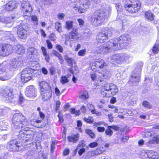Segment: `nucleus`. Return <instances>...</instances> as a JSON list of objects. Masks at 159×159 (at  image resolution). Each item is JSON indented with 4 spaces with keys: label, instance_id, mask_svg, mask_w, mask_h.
<instances>
[{
    "label": "nucleus",
    "instance_id": "obj_29",
    "mask_svg": "<svg viewBox=\"0 0 159 159\" xmlns=\"http://www.w3.org/2000/svg\"><path fill=\"white\" fill-rule=\"evenodd\" d=\"M78 29L77 28H73L72 31L70 33L69 37L70 38L72 39H76L77 38V34H78Z\"/></svg>",
    "mask_w": 159,
    "mask_h": 159
},
{
    "label": "nucleus",
    "instance_id": "obj_51",
    "mask_svg": "<svg viewBox=\"0 0 159 159\" xmlns=\"http://www.w3.org/2000/svg\"><path fill=\"white\" fill-rule=\"evenodd\" d=\"M143 135L145 138H150L152 136V134L151 132L147 131L145 132Z\"/></svg>",
    "mask_w": 159,
    "mask_h": 159
},
{
    "label": "nucleus",
    "instance_id": "obj_60",
    "mask_svg": "<svg viewBox=\"0 0 159 159\" xmlns=\"http://www.w3.org/2000/svg\"><path fill=\"white\" fill-rule=\"evenodd\" d=\"M65 15L62 13H59L58 14L57 16L58 18L60 20H62L65 16Z\"/></svg>",
    "mask_w": 159,
    "mask_h": 159
},
{
    "label": "nucleus",
    "instance_id": "obj_55",
    "mask_svg": "<svg viewBox=\"0 0 159 159\" xmlns=\"http://www.w3.org/2000/svg\"><path fill=\"white\" fill-rule=\"evenodd\" d=\"M98 145V143L97 142H93L90 143L89 145V147L91 148H93L97 146Z\"/></svg>",
    "mask_w": 159,
    "mask_h": 159
},
{
    "label": "nucleus",
    "instance_id": "obj_47",
    "mask_svg": "<svg viewBox=\"0 0 159 159\" xmlns=\"http://www.w3.org/2000/svg\"><path fill=\"white\" fill-rule=\"evenodd\" d=\"M35 51H36V50L33 47H30L28 49V52L30 54H33Z\"/></svg>",
    "mask_w": 159,
    "mask_h": 159
},
{
    "label": "nucleus",
    "instance_id": "obj_31",
    "mask_svg": "<svg viewBox=\"0 0 159 159\" xmlns=\"http://www.w3.org/2000/svg\"><path fill=\"white\" fill-rule=\"evenodd\" d=\"M120 57H121L120 60H119V62L122 63L125 61H126L128 60L129 58V56L126 53H120Z\"/></svg>",
    "mask_w": 159,
    "mask_h": 159
},
{
    "label": "nucleus",
    "instance_id": "obj_61",
    "mask_svg": "<svg viewBox=\"0 0 159 159\" xmlns=\"http://www.w3.org/2000/svg\"><path fill=\"white\" fill-rule=\"evenodd\" d=\"M46 42L48 48L49 49L52 48V45L50 41L49 40H47L46 41Z\"/></svg>",
    "mask_w": 159,
    "mask_h": 159
},
{
    "label": "nucleus",
    "instance_id": "obj_62",
    "mask_svg": "<svg viewBox=\"0 0 159 159\" xmlns=\"http://www.w3.org/2000/svg\"><path fill=\"white\" fill-rule=\"evenodd\" d=\"M55 143L54 142H52L51 148V152L52 153L54 152V149H55Z\"/></svg>",
    "mask_w": 159,
    "mask_h": 159
},
{
    "label": "nucleus",
    "instance_id": "obj_35",
    "mask_svg": "<svg viewBox=\"0 0 159 159\" xmlns=\"http://www.w3.org/2000/svg\"><path fill=\"white\" fill-rule=\"evenodd\" d=\"M17 47V53L21 55H22L25 53V48L21 45H18Z\"/></svg>",
    "mask_w": 159,
    "mask_h": 159
},
{
    "label": "nucleus",
    "instance_id": "obj_36",
    "mask_svg": "<svg viewBox=\"0 0 159 159\" xmlns=\"http://www.w3.org/2000/svg\"><path fill=\"white\" fill-rule=\"evenodd\" d=\"M116 7L118 11V16L117 18H120V16H121V12L123 11L122 7L121 5H119V4H116Z\"/></svg>",
    "mask_w": 159,
    "mask_h": 159
},
{
    "label": "nucleus",
    "instance_id": "obj_45",
    "mask_svg": "<svg viewBox=\"0 0 159 159\" xmlns=\"http://www.w3.org/2000/svg\"><path fill=\"white\" fill-rule=\"evenodd\" d=\"M159 51V44H155L153 48L152 51L154 53H157Z\"/></svg>",
    "mask_w": 159,
    "mask_h": 159
},
{
    "label": "nucleus",
    "instance_id": "obj_21",
    "mask_svg": "<svg viewBox=\"0 0 159 159\" xmlns=\"http://www.w3.org/2000/svg\"><path fill=\"white\" fill-rule=\"evenodd\" d=\"M0 34L7 39H11L12 40H14L15 39L13 34L10 32H5L3 30H0Z\"/></svg>",
    "mask_w": 159,
    "mask_h": 159
},
{
    "label": "nucleus",
    "instance_id": "obj_27",
    "mask_svg": "<svg viewBox=\"0 0 159 159\" xmlns=\"http://www.w3.org/2000/svg\"><path fill=\"white\" fill-rule=\"evenodd\" d=\"M8 63L6 61H4L2 63L0 64V72L1 73H4L6 70L7 69L9 68V67Z\"/></svg>",
    "mask_w": 159,
    "mask_h": 159
},
{
    "label": "nucleus",
    "instance_id": "obj_39",
    "mask_svg": "<svg viewBox=\"0 0 159 159\" xmlns=\"http://www.w3.org/2000/svg\"><path fill=\"white\" fill-rule=\"evenodd\" d=\"M65 59L67 61V63L69 64L70 66L72 65L74 60L71 58L69 57L67 55H66L64 56Z\"/></svg>",
    "mask_w": 159,
    "mask_h": 159
},
{
    "label": "nucleus",
    "instance_id": "obj_17",
    "mask_svg": "<svg viewBox=\"0 0 159 159\" xmlns=\"http://www.w3.org/2000/svg\"><path fill=\"white\" fill-rule=\"evenodd\" d=\"M17 4L15 1H10L6 4L5 9L7 11H11L17 7Z\"/></svg>",
    "mask_w": 159,
    "mask_h": 159
},
{
    "label": "nucleus",
    "instance_id": "obj_37",
    "mask_svg": "<svg viewBox=\"0 0 159 159\" xmlns=\"http://www.w3.org/2000/svg\"><path fill=\"white\" fill-rule=\"evenodd\" d=\"M69 77V75H68L67 76H62L60 79V82L62 84H64L66 83H68L69 82V80L68 78Z\"/></svg>",
    "mask_w": 159,
    "mask_h": 159
},
{
    "label": "nucleus",
    "instance_id": "obj_26",
    "mask_svg": "<svg viewBox=\"0 0 159 159\" xmlns=\"http://www.w3.org/2000/svg\"><path fill=\"white\" fill-rule=\"evenodd\" d=\"M80 135L77 134H76L71 135L67 137L68 140L70 142H76L79 139Z\"/></svg>",
    "mask_w": 159,
    "mask_h": 159
},
{
    "label": "nucleus",
    "instance_id": "obj_54",
    "mask_svg": "<svg viewBox=\"0 0 159 159\" xmlns=\"http://www.w3.org/2000/svg\"><path fill=\"white\" fill-rule=\"evenodd\" d=\"M10 78V76L6 75V76H2L0 75V79L2 81H4L8 80Z\"/></svg>",
    "mask_w": 159,
    "mask_h": 159
},
{
    "label": "nucleus",
    "instance_id": "obj_32",
    "mask_svg": "<svg viewBox=\"0 0 159 159\" xmlns=\"http://www.w3.org/2000/svg\"><path fill=\"white\" fill-rule=\"evenodd\" d=\"M120 54H115L113 55L111 57V59L115 63L120 64L121 62H119V60H120L121 57H120Z\"/></svg>",
    "mask_w": 159,
    "mask_h": 159
},
{
    "label": "nucleus",
    "instance_id": "obj_28",
    "mask_svg": "<svg viewBox=\"0 0 159 159\" xmlns=\"http://www.w3.org/2000/svg\"><path fill=\"white\" fill-rule=\"evenodd\" d=\"M106 39V36L102 33H99L96 38L97 41L101 43H103Z\"/></svg>",
    "mask_w": 159,
    "mask_h": 159
},
{
    "label": "nucleus",
    "instance_id": "obj_63",
    "mask_svg": "<svg viewBox=\"0 0 159 159\" xmlns=\"http://www.w3.org/2000/svg\"><path fill=\"white\" fill-rule=\"evenodd\" d=\"M108 128H111L116 130H117L119 129V128L117 126H108Z\"/></svg>",
    "mask_w": 159,
    "mask_h": 159
},
{
    "label": "nucleus",
    "instance_id": "obj_4",
    "mask_svg": "<svg viewBox=\"0 0 159 159\" xmlns=\"http://www.w3.org/2000/svg\"><path fill=\"white\" fill-rule=\"evenodd\" d=\"M39 84L41 88V95L42 99L44 101L48 100L52 94L49 84L45 81H41Z\"/></svg>",
    "mask_w": 159,
    "mask_h": 159
},
{
    "label": "nucleus",
    "instance_id": "obj_18",
    "mask_svg": "<svg viewBox=\"0 0 159 159\" xmlns=\"http://www.w3.org/2000/svg\"><path fill=\"white\" fill-rule=\"evenodd\" d=\"M109 72L107 71L103 73H99L98 75V81L99 82L104 81V79H107L110 76Z\"/></svg>",
    "mask_w": 159,
    "mask_h": 159
},
{
    "label": "nucleus",
    "instance_id": "obj_40",
    "mask_svg": "<svg viewBox=\"0 0 159 159\" xmlns=\"http://www.w3.org/2000/svg\"><path fill=\"white\" fill-rule=\"evenodd\" d=\"M117 19H120L122 21V26L123 27L124 26L126 25L127 23L128 22L127 19L124 16H120V18H117Z\"/></svg>",
    "mask_w": 159,
    "mask_h": 159
},
{
    "label": "nucleus",
    "instance_id": "obj_41",
    "mask_svg": "<svg viewBox=\"0 0 159 159\" xmlns=\"http://www.w3.org/2000/svg\"><path fill=\"white\" fill-rule=\"evenodd\" d=\"M52 53L53 55L57 57L60 60L62 61V57L59 53L55 50H53Z\"/></svg>",
    "mask_w": 159,
    "mask_h": 159
},
{
    "label": "nucleus",
    "instance_id": "obj_20",
    "mask_svg": "<svg viewBox=\"0 0 159 159\" xmlns=\"http://www.w3.org/2000/svg\"><path fill=\"white\" fill-rule=\"evenodd\" d=\"M159 142V135L154 137L152 139L149 140L148 142H146L145 145L147 147H151L152 144H157Z\"/></svg>",
    "mask_w": 159,
    "mask_h": 159
},
{
    "label": "nucleus",
    "instance_id": "obj_22",
    "mask_svg": "<svg viewBox=\"0 0 159 159\" xmlns=\"http://www.w3.org/2000/svg\"><path fill=\"white\" fill-rule=\"evenodd\" d=\"M13 19V17L10 16L5 18H0V20L1 22H4L7 24H10V25L8 27H10L12 25L13 22L12 20Z\"/></svg>",
    "mask_w": 159,
    "mask_h": 159
},
{
    "label": "nucleus",
    "instance_id": "obj_64",
    "mask_svg": "<svg viewBox=\"0 0 159 159\" xmlns=\"http://www.w3.org/2000/svg\"><path fill=\"white\" fill-rule=\"evenodd\" d=\"M56 69L53 67H51L50 69V71L52 75H53Z\"/></svg>",
    "mask_w": 159,
    "mask_h": 159
},
{
    "label": "nucleus",
    "instance_id": "obj_30",
    "mask_svg": "<svg viewBox=\"0 0 159 159\" xmlns=\"http://www.w3.org/2000/svg\"><path fill=\"white\" fill-rule=\"evenodd\" d=\"M73 21H67L66 23L65 28L68 30H69L71 29L72 30L73 28H75L77 27L76 26H74L73 25Z\"/></svg>",
    "mask_w": 159,
    "mask_h": 159
},
{
    "label": "nucleus",
    "instance_id": "obj_52",
    "mask_svg": "<svg viewBox=\"0 0 159 159\" xmlns=\"http://www.w3.org/2000/svg\"><path fill=\"white\" fill-rule=\"evenodd\" d=\"M98 75H96L95 73H93L90 75V76L91 78L93 80H96L98 81Z\"/></svg>",
    "mask_w": 159,
    "mask_h": 159
},
{
    "label": "nucleus",
    "instance_id": "obj_6",
    "mask_svg": "<svg viewBox=\"0 0 159 159\" xmlns=\"http://www.w3.org/2000/svg\"><path fill=\"white\" fill-rule=\"evenodd\" d=\"M80 0H78L77 3L73 6V9L76 12L78 11L80 13H84L89 8L90 2L89 0H83L80 3Z\"/></svg>",
    "mask_w": 159,
    "mask_h": 159
},
{
    "label": "nucleus",
    "instance_id": "obj_33",
    "mask_svg": "<svg viewBox=\"0 0 159 159\" xmlns=\"http://www.w3.org/2000/svg\"><path fill=\"white\" fill-rule=\"evenodd\" d=\"M145 16L148 20H152L154 19V16L151 11H147L145 13Z\"/></svg>",
    "mask_w": 159,
    "mask_h": 159
},
{
    "label": "nucleus",
    "instance_id": "obj_48",
    "mask_svg": "<svg viewBox=\"0 0 159 159\" xmlns=\"http://www.w3.org/2000/svg\"><path fill=\"white\" fill-rule=\"evenodd\" d=\"M131 76L133 81H135V82L139 81L140 80L139 76H135L134 75H132Z\"/></svg>",
    "mask_w": 159,
    "mask_h": 159
},
{
    "label": "nucleus",
    "instance_id": "obj_57",
    "mask_svg": "<svg viewBox=\"0 0 159 159\" xmlns=\"http://www.w3.org/2000/svg\"><path fill=\"white\" fill-rule=\"evenodd\" d=\"M77 21L80 27H82L84 24V21L81 19H78Z\"/></svg>",
    "mask_w": 159,
    "mask_h": 159
},
{
    "label": "nucleus",
    "instance_id": "obj_2",
    "mask_svg": "<svg viewBox=\"0 0 159 159\" xmlns=\"http://www.w3.org/2000/svg\"><path fill=\"white\" fill-rule=\"evenodd\" d=\"M12 128L13 130L15 129H23L18 135V137L20 139H22L23 141H29L26 134V130L24 128L30 125L28 121L25 117L21 113H16L14 114L12 118Z\"/></svg>",
    "mask_w": 159,
    "mask_h": 159
},
{
    "label": "nucleus",
    "instance_id": "obj_46",
    "mask_svg": "<svg viewBox=\"0 0 159 159\" xmlns=\"http://www.w3.org/2000/svg\"><path fill=\"white\" fill-rule=\"evenodd\" d=\"M143 105L145 107L150 109L151 108V106L149 103L147 101H144L142 103Z\"/></svg>",
    "mask_w": 159,
    "mask_h": 159
},
{
    "label": "nucleus",
    "instance_id": "obj_8",
    "mask_svg": "<svg viewBox=\"0 0 159 159\" xmlns=\"http://www.w3.org/2000/svg\"><path fill=\"white\" fill-rule=\"evenodd\" d=\"M1 93L7 102L11 100L14 97L13 89L10 87L6 86L3 88L1 91Z\"/></svg>",
    "mask_w": 159,
    "mask_h": 159
},
{
    "label": "nucleus",
    "instance_id": "obj_19",
    "mask_svg": "<svg viewBox=\"0 0 159 159\" xmlns=\"http://www.w3.org/2000/svg\"><path fill=\"white\" fill-rule=\"evenodd\" d=\"M28 129V127L24 128V129L26 131V134L29 141L33 139L34 134L35 130L32 128L29 129Z\"/></svg>",
    "mask_w": 159,
    "mask_h": 159
},
{
    "label": "nucleus",
    "instance_id": "obj_50",
    "mask_svg": "<svg viewBox=\"0 0 159 159\" xmlns=\"http://www.w3.org/2000/svg\"><path fill=\"white\" fill-rule=\"evenodd\" d=\"M105 133L107 135L111 136L112 135L113 132L110 129V128H108V129L106 130Z\"/></svg>",
    "mask_w": 159,
    "mask_h": 159
},
{
    "label": "nucleus",
    "instance_id": "obj_14",
    "mask_svg": "<svg viewBox=\"0 0 159 159\" xmlns=\"http://www.w3.org/2000/svg\"><path fill=\"white\" fill-rule=\"evenodd\" d=\"M22 11L23 12L24 16H29L30 12L32 11V8L28 0H24L21 4Z\"/></svg>",
    "mask_w": 159,
    "mask_h": 159
},
{
    "label": "nucleus",
    "instance_id": "obj_44",
    "mask_svg": "<svg viewBox=\"0 0 159 159\" xmlns=\"http://www.w3.org/2000/svg\"><path fill=\"white\" fill-rule=\"evenodd\" d=\"M9 156L8 152H6L2 154L0 156V159H8Z\"/></svg>",
    "mask_w": 159,
    "mask_h": 159
},
{
    "label": "nucleus",
    "instance_id": "obj_23",
    "mask_svg": "<svg viewBox=\"0 0 159 159\" xmlns=\"http://www.w3.org/2000/svg\"><path fill=\"white\" fill-rule=\"evenodd\" d=\"M148 159H159V156L157 152L150 150L148 152Z\"/></svg>",
    "mask_w": 159,
    "mask_h": 159
},
{
    "label": "nucleus",
    "instance_id": "obj_56",
    "mask_svg": "<svg viewBox=\"0 0 159 159\" xmlns=\"http://www.w3.org/2000/svg\"><path fill=\"white\" fill-rule=\"evenodd\" d=\"M56 48L61 52H63V48L59 44H57L56 46Z\"/></svg>",
    "mask_w": 159,
    "mask_h": 159
},
{
    "label": "nucleus",
    "instance_id": "obj_13",
    "mask_svg": "<svg viewBox=\"0 0 159 159\" xmlns=\"http://www.w3.org/2000/svg\"><path fill=\"white\" fill-rule=\"evenodd\" d=\"M25 93L27 97L34 99L37 96V89L33 86L31 85L26 88Z\"/></svg>",
    "mask_w": 159,
    "mask_h": 159
},
{
    "label": "nucleus",
    "instance_id": "obj_10",
    "mask_svg": "<svg viewBox=\"0 0 159 159\" xmlns=\"http://www.w3.org/2000/svg\"><path fill=\"white\" fill-rule=\"evenodd\" d=\"M13 51L12 46L10 44H0V56L5 57L11 54Z\"/></svg>",
    "mask_w": 159,
    "mask_h": 159
},
{
    "label": "nucleus",
    "instance_id": "obj_58",
    "mask_svg": "<svg viewBox=\"0 0 159 159\" xmlns=\"http://www.w3.org/2000/svg\"><path fill=\"white\" fill-rule=\"evenodd\" d=\"M103 152V150H101L100 148L96 149L95 151V153L96 155L101 154Z\"/></svg>",
    "mask_w": 159,
    "mask_h": 159
},
{
    "label": "nucleus",
    "instance_id": "obj_5",
    "mask_svg": "<svg viewBox=\"0 0 159 159\" xmlns=\"http://www.w3.org/2000/svg\"><path fill=\"white\" fill-rule=\"evenodd\" d=\"M118 92L117 86L112 84H106L101 89V94L104 97H108L111 94L115 95Z\"/></svg>",
    "mask_w": 159,
    "mask_h": 159
},
{
    "label": "nucleus",
    "instance_id": "obj_15",
    "mask_svg": "<svg viewBox=\"0 0 159 159\" xmlns=\"http://www.w3.org/2000/svg\"><path fill=\"white\" fill-rule=\"evenodd\" d=\"M16 140L13 139L10 141L7 145V148L8 150L11 152L20 151V147Z\"/></svg>",
    "mask_w": 159,
    "mask_h": 159
},
{
    "label": "nucleus",
    "instance_id": "obj_7",
    "mask_svg": "<svg viewBox=\"0 0 159 159\" xmlns=\"http://www.w3.org/2000/svg\"><path fill=\"white\" fill-rule=\"evenodd\" d=\"M130 3L125 6V9L130 13H134L137 12L140 8L141 3L139 0H130Z\"/></svg>",
    "mask_w": 159,
    "mask_h": 159
},
{
    "label": "nucleus",
    "instance_id": "obj_11",
    "mask_svg": "<svg viewBox=\"0 0 159 159\" xmlns=\"http://www.w3.org/2000/svg\"><path fill=\"white\" fill-rule=\"evenodd\" d=\"M17 29L18 37L21 39H25L28 34L27 26L23 23H21L18 26Z\"/></svg>",
    "mask_w": 159,
    "mask_h": 159
},
{
    "label": "nucleus",
    "instance_id": "obj_34",
    "mask_svg": "<svg viewBox=\"0 0 159 159\" xmlns=\"http://www.w3.org/2000/svg\"><path fill=\"white\" fill-rule=\"evenodd\" d=\"M113 30L112 29H106L105 30L104 32H103V34H105L107 38L111 36L112 34Z\"/></svg>",
    "mask_w": 159,
    "mask_h": 159
},
{
    "label": "nucleus",
    "instance_id": "obj_24",
    "mask_svg": "<svg viewBox=\"0 0 159 159\" xmlns=\"http://www.w3.org/2000/svg\"><path fill=\"white\" fill-rule=\"evenodd\" d=\"M89 95L88 91L83 90L81 91L79 94V98L82 100H85L89 98Z\"/></svg>",
    "mask_w": 159,
    "mask_h": 159
},
{
    "label": "nucleus",
    "instance_id": "obj_3",
    "mask_svg": "<svg viewBox=\"0 0 159 159\" xmlns=\"http://www.w3.org/2000/svg\"><path fill=\"white\" fill-rule=\"evenodd\" d=\"M111 12L110 7H108V10H105V11L97 10L91 14L88 17V19L93 25L98 26L102 24L104 21L106 17H107Z\"/></svg>",
    "mask_w": 159,
    "mask_h": 159
},
{
    "label": "nucleus",
    "instance_id": "obj_42",
    "mask_svg": "<svg viewBox=\"0 0 159 159\" xmlns=\"http://www.w3.org/2000/svg\"><path fill=\"white\" fill-rule=\"evenodd\" d=\"M140 157L143 159H148V152H146L144 151H141L140 153Z\"/></svg>",
    "mask_w": 159,
    "mask_h": 159
},
{
    "label": "nucleus",
    "instance_id": "obj_9",
    "mask_svg": "<svg viewBox=\"0 0 159 159\" xmlns=\"http://www.w3.org/2000/svg\"><path fill=\"white\" fill-rule=\"evenodd\" d=\"M10 110L9 108L4 107L0 108V119L3 118ZM8 123L4 122L2 120L0 121V129L6 130L8 128Z\"/></svg>",
    "mask_w": 159,
    "mask_h": 159
},
{
    "label": "nucleus",
    "instance_id": "obj_38",
    "mask_svg": "<svg viewBox=\"0 0 159 159\" xmlns=\"http://www.w3.org/2000/svg\"><path fill=\"white\" fill-rule=\"evenodd\" d=\"M55 29L59 33L62 32V25L61 23L56 22L55 23Z\"/></svg>",
    "mask_w": 159,
    "mask_h": 159
},
{
    "label": "nucleus",
    "instance_id": "obj_25",
    "mask_svg": "<svg viewBox=\"0 0 159 159\" xmlns=\"http://www.w3.org/2000/svg\"><path fill=\"white\" fill-rule=\"evenodd\" d=\"M94 64L96 67L100 68H103L106 65L104 61L101 59H96Z\"/></svg>",
    "mask_w": 159,
    "mask_h": 159
},
{
    "label": "nucleus",
    "instance_id": "obj_43",
    "mask_svg": "<svg viewBox=\"0 0 159 159\" xmlns=\"http://www.w3.org/2000/svg\"><path fill=\"white\" fill-rule=\"evenodd\" d=\"M85 132L87 134L89 135L92 138H94L95 137V134L93 132L89 129H86Z\"/></svg>",
    "mask_w": 159,
    "mask_h": 159
},
{
    "label": "nucleus",
    "instance_id": "obj_53",
    "mask_svg": "<svg viewBox=\"0 0 159 159\" xmlns=\"http://www.w3.org/2000/svg\"><path fill=\"white\" fill-rule=\"evenodd\" d=\"M86 50L85 49L81 50L79 52L78 54L79 56H84L86 54Z\"/></svg>",
    "mask_w": 159,
    "mask_h": 159
},
{
    "label": "nucleus",
    "instance_id": "obj_12",
    "mask_svg": "<svg viewBox=\"0 0 159 159\" xmlns=\"http://www.w3.org/2000/svg\"><path fill=\"white\" fill-rule=\"evenodd\" d=\"M33 73V69L30 68H28L24 69L21 74V79L22 81L25 83L30 80Z\"/></svg>",
    "mask_w": 159,
    "mask_h": 159
},
{
    "label": "nucleus",
    "instance_id": "obj_49",
    "mask_svg": "<svg viewBox=\"0 0 159 159\" xmlns=\"http://www.w3.org/2000/svg\"><path fill=\"white\" fill-rule=\"evenodd\" d=\"M84 120L87 123H90L93 122V119L92 117L89 116L88 118H84Z\"/></svg>",
    "mask_w": 159,
    "mask_h": 159
},
{
    "label": "nucleus",
    "instance_id": "obj_59",
    "mask_svg": "<svg viewBox=\"0 0 159 159\" xmlns=\"http://www.w3.org/2000/svg\"><path fill=\"white\" fill-rule=\"evenodd\" d=\"M31 19L33 21H34L36 24H37L38 18L35 15L32 16Z\"/></svg>",
    "mask_w": 159,
    "mask_h": 159
},
{
    "label": "nucleus",
    "instance_id": "obj_1",
    "mask_svg": "<svg viewBox=\"0 0 159 159\" xmlns=\"http://www.w3.org/2000/svg\"><path fill=\"white\" fill-rule=\"evenodd\" d=\"M130 42V39L126 35H121L115 39H111L100 46L96 49L98 53L104 54L111 52L113 50L123 49Z\"/></svg>",
    "mask_w": 159,
    "mask_h": 159
},
{
    "label": "nucleus",
    "instance_id": "obj_16",
    "mask_svg": "<svg viewBox=\"0 0 159 159\" xmlns=\"http://www.w3.org/2000/svg\"><path fill=\"white\" fill-rule=\"evenodd\" d=\"M20 60L19 58H15L12 59L11 62L9 63V68L8 69L10 70L16 68L18 67L20 64Z\"/></svg>",
    "mask_w": 159,
    "mask_h": 159
}]
</instances>
